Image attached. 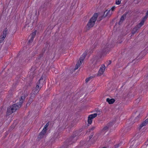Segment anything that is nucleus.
Wrapping results in <instances>:
<instances>
[{
	"mask_svg": "<svg viewBox=\"0 0 148 148\" xmlns=\"http://www.w3.org/2000/svg\"><path fill=\"white\" fill-rule=\"evenodd\" d=\"M100 112H99V113L98 114V115H99L100 114Z\"/></svg>",
	"mask_w": 148,
	"mask_h": 148,
	"instance_id": "3c124183",
	"label": "nucleus"
},
{
	"mask_svg": "<svg viewBox=\"0 0 148 148\" xmlns=\"http://www.w3.org/2000/svg\"><path fill=\"white\" fill-rule=\"evenodd\" d=\"M106 101H107L109 104H113L115 101V100L114 99H110L108 98L106 99Z\"/></svg>",
	"mask_w": 148,
	"mask_h": 148,
	"instance_id": "4468645a",
	"label": "nucleus"
},
{
	"mask_svg": "<svg viewBox=\"0 0 148 148\" xmlns=\"http://www.w3.org/2000/svg\"><path fill=\"white\" fill-rule=\"evenodd\" d=\"M96 111H97H97H99L98 110H96Z\"/></svg>",
	"mask_w": 148,
	"mask_h": 148,
	"instance_id": "864d4df0",
	"label": "nucleus"
},
{
	"mask_svg": "<svg viewBox=\"0 0 148 148\" xmlns=\"http://www.w3.org/2000/svg\"><path fill=\"white\" fill-rule=\"evenodd\" d=\"M119 144H117L115 145V148H120L119 147Z\"/></svg>",
	"mask_w": 148,
	"mask_h": 148,
	"instance_id": "79ce46f5",
	"label": "nucleus"
},
{
	"mask_svg": "<svg viewBox=\"0 0 148 148\" xmlns=\"http://www.w3.org/2000/svg\"><path fill=\"white\" fill-rule=\"evenodd\" d=\"M128 95V94L127 93V95H126V96H124V97H125V98H126V97H127Z\"/></svg>",
	"mask_w": 148,
	"mask_h": 148,
	"instance_id": "de8ad7c7",
	"label": "nucleus"
},
{
	"mask_svg": "<svg viewBox=\"0 0 148 148\" xmlns=\"http://www.w3.org/2000/svg\"><path fill=\"white\" fill-rule=\"evenodd\" d=\"M148 16V15H147L146 14L145 16H144V18H143L142 20L139 23L140 24H141L143 25L144 24L145 21L147 18Z\"/></svg>",
	"mask_w": 148,
	"mask_h": 148,
	"instance_id": "2eb2a0df",
	"label": "nucleus"
},
{
	"mask_svg": "<svg viewBox=\"0 0 148 148\" xmlns=\"http://www.w3.org/2000/svg\"><path fill=\"white\" fill-rule=\"evenodd\" d=\"M147 34H148V31Z\"/></svg>",
	"mask_w": 148,
	"mask_h": 148,
	"instance_id": "13d9d810",
	"label": "nucleus"
},
{
	"mask_svg": "<svg viewBox=\"0 0 148 148\" xmlns=\"http://www.w3.org/2000/svg\"><path fill=\"white\" fill-rule=\"evenodd\" d=\"M2 73H4V71H3V70L2 71Z\"/></svg>",
	"mask_w": 148,
	"mask_h": 148,
	"instance_id": "8fccbe9b",
	"label": "nucleus"
},
{
	"mask_svg": "<svg viewBox=\"0 0 148 148\" xmlns=\"http://www.w3.org/2000/svg\"><path fill=\"white\" fill-rule=\"evenodd\" d=\"M108 50V49L107 48V47H104V48L103 49L102 51V53H104L107 52L108 51H107Z\"/></svg>",
	"mask_w": 148,
	"mask_h": 148,
	"instance_id": "4be33fe9",
	"label": "nucleus"
},
{
	"mask_svg": "<svg viewBox=\"0 0 148 148\" xmlns=\"http://www.w3.org/2000/svg\"><path fill=\"white\" fill-rule=\"evenodd\" d=\"M44 82H43L42 81H40L39 80H38L37 84L40 86V88H41L43 85V84Z\"/></svg>",
	"mask_w": 148,
	"mask_h": 148,
	"instance_id": "5701e85b",
	"label": "nucleus"
},
{
	"mask_svg": "<svg viewBox=\"0 0 148 148\" xmlns=\"http://www.w3.org/2000/svg\"><path fill=\"white\" fill-rule=\"evenodd\" d=\"M135 114L136 117H135L134 119L135 122L138 121L141 116V112L139 111H137L135 113Z\"/></svg>",
	"mask_w": 148,
	"mask_h": 148,
	"instance_id": "9d476101",
	"label": "nucleus"
},
{
	"mask_svg": "<svg viewBox=\"0 0 148 148\" xmlns=\"http://www.w3.org/2000/svg\"><path fill=\"white\" fill-rule=\"evenodd\" d=\"M49 123L48 122L46 124V125L45 126L43 129H45H45L47 130V128L49 126Z\"/></svg>",
	"mask_w": 148,
	"mask_h": 148,
	"instance_id": "c9c22d12",
	"label": "nucleus"
},
{
	"mask_svg": "<svg viewBox=\"0 0 148 148\" xmlns=\"http://www.w3.org/2000/svg\"><path fill=\"white\" fill-rule=\"evenodd\" d=\"M95 126H93L91 128L89 129L88 131H87L86 133L90 132L91 130H93L95 129Z\"/></svg>",
	"mask_w": 148,
	"mask_h": 148,
	"instance_id": "cd10ccee",
	"label": "nucleus"
},
{
	"mask_svg": "<svg viewBox=\"0 0 148 148\" xmlns=\"http://www.w3.org/2000/svg\"><path fill=\"white\" fill-rule=\"evenodd\" d=\"M27 96V95L26 93H23L21 95L19 99V103L13 104L12 106L8 107L6 112V115L9 116L20 108L21 107L24 99Z\"/></svg>",
	"mask_w": 148,
	"mask_h": 148,
	"instance_id": "f257e3e1",
	"label": "nucleus"
},
{
	"mask_svg": "<svg viewBox=\"0 0 148 148\" xmlns=\"http://www.w3.org/2000/svg\"><path fill=\"white\" fill-rule=\"evenodd\" d=\"M142 26L141 24H140L139 23L132 30V34L133 35L135 34Z\"/></svg>",
	"mask_w": 148,
	"mask_h": 148,
	"instance_id": "1a4fd4ad",
	"label": "nucleus"
},
{
	"mask_svg": "<svg viewBox=\"0 0 148 148\" xmlns=\"http://www.w3.org/2000/svg\"><path fill=\"white\" fill-rule=\"evenodd\" d=\"M128 12H125L121 17L120 21L119 22V24L120 25L121 24L124 20L125 18L126 17L127 14H128Z\"/></svg>",
	"mask_w": 148,
	"mask_h": 148,
	"instance_id": "9b49d317",
	"label": "nucleus"
},
{
	"mask_svg": "<svg viewBox=\"0 0 148 148\" xmlns=\"http://www.w3.org/2000/svg\"><path fill=\"white\" fill-rule=\"evenodd\" d=\"M148 51V47L146 48L143 51H142L141 53V54H142L143 53L145 52H147Z\"/></svg>",
	"mask_w": 148,
	"mask_h": 148,
	"instance_id": "2f4dec72",
	"label": "nucleus"
},
{
	"mask_svg": "<svg viewBox=\"0 0 148 148\" xmlns=\"http://www.w3.org/2000/svg\"><path fill=\"white\" fill-rule=\"evenodd\" d=\"M141 148H148V141H147L145 143V144L142 146Z\"/></svg>",
	"mask_w": 148,
	"mask_h": 148,
	"instance_id": "412c9836",
	"label": "nucleus"
},
{
	"mask_svg": "<svg viewBox=\"0 0 148 148\" xmlns=\"http://www.w3.org/2000/svg\"><path fill=\"white\" fill-rule=\"evenodd\" d=\"M41 88H40V86L37 84L34 91V94H36L37 93L39 92V90Z\"/></svg>",
	"mask_w": 148,
	"mask_h": 148,
	"instance_id": "ddd939ff",
	"label": "nucleus"
},
{
	"mask_svg": "<svg viewBox=\"0 0 148 148\" xmlns=\"http://www.w3.org/2000/svg\"><path fill=\"white\" fill-rule=\"evenodd\" d=\"M17 84L16 83H15V84H14L12 86V88H13V89H14L15 88H16V85Z\"/></svg>",
	"mask_w": 148,
	"mask_h": 148,
	"instance_id": "4c0bfd02",
	"label": "nucleus"
},
{
	"mask_svg": "<svg viewBox=\"0 0 148 148\" xmlns=\"http://www.w3.org/2000/svg\"><path fill=\"white\" fill-rule=\"evenodd\" d=\"M5 38V37H4L2 35L1 36H0V43L2 42L3 41Z\"/></svg>",
	"mask_w": 148,
	"mask_h": 148,
	"instance_id": "c85d7f7f",
	"label": "nucleus"
},
{
	"mask_svg": "<svg viewBox=\"0 0 148 148\" xmlns=\"http://www.w3.org/2000/svg\"><path fill=\"white\" fill-rule=\"evenodd\" d=\"M35 20H34V22H35Z\"/></svg>",
	"mask_w": 148,
	"mask_h": 148,
	"instance_id": "5fc2aeb1",
	"label": "nucleus"
},
{
	"mask_svg": "<svg viewBox=\"0 0 148 148\" xmlns=\"http://www.w3.org/2000/svg\"><path fill=\"white\" fill-rule=\"evenodd\" d=\"M43 53H40L39 54V56L37 60H38L39 61L42 60L43 58H42L43 57Z\"/></svg>",
	"mask_w": 148,
	"mask_h": 148,
	"instance_id": "a211bd4d",
	"label": "nucleus"
},
{
	"mask_svg": "<svg viewBox=\"0 0 148 148\" xmlns=\"http://www.w3.org/2000/svg\"><path fill=\"white\" fill-rule=\"evenodd\" d=\"M33 100L32 99L29 98L28 103L26 104L27 106H29L31 104V103L33 101Z\"/></svg>",
	"mask_w": 148,
	"mask_h": 148,
	"instance_id": "b1692460",
	"label": "nucleus"
},
{
	"mask_svg": "<svg viewBox=\"0 0 148 148\" xmlns=\"http://www.w3.org/2000/svg\"><path fill=\"white\" fill-rule=\"evenodd\" d=\"M35 94H34V92H33V93L32 94L31 96L29 98L32 99V100H33V98H34L35 97Z\"/></svg>",
	"mask_w": 148,
	"mask_h": 148,
	"instance_id": "72a5a7b5",
	"label": "nucleus"
},
{
	"mask_svg": "<svg viewBox=\"0 0 148 148\" xmlns=\"http://www.w3.org/2000/svg\"><path fill=\"white\" fill-rule=\"evenodd\" d=\"M95 44L93 45V46H92V47H95Z\"/></svg>",
	"mask_w": 148,
	"mask_h": 148,
	"instance_id": "09e8293b",
	"label": "nucleus"
},
{
	"mask_svg": "<svg viewBox=\"0 0 148 148\" xmlns=\"http://www.w3.org/2000/svg\"><path fill=\"white\" fill-rule=\"evenodd\" d=\"M81 65V64H80L79 62H77L75 65V68L74 69V70L75 71Z\"/></svg>",
	"mask_w": 148,
	"mask_h": 148,
	"instance_id": "aec40b11",
	"label": "nucleus"
},
{
	"mask_svg": "<svg viewBox=\"0 0 148 148\" xmlns=\"http://www.w3.org/2000/svg\"><path fill=\"white\" fill-rule=\"evenodd\" d=\"M63 148V147H61V148Z\"/></svg>",
	"mask_w": 148,
	"mask_h": 148,
	"instance_id": "6e6d98bb",
	"label": "nucleus"
},
{
	"mask_svg": "<svg viewBox=\"0 0 148 148\" xmlns=\"http://www.w3.org/2000/svg\"><path fill=\"white\" fill-rule=\"evenodd\" d=\"M121 0H116V4L117 5H119L121 3Z\"/></svg>",
	"mask_w": 148,
	"mask_h": 148,
	"instance_id": "473e14b6",
	"label": "nucleus"
},
{
	"mask_svg": "<svg viewBox=\"0 0 148 148\" xmlns=\"http://www.w3.org/2000/svg\"><path fill=\"white\" fill-rule=\"evenodd\" d=\"M102 148H106V147H103Z\"/></svg>",
	"mask_w": 148,
	"mask_h": 148,
	"instance_id": "603ef678",
	"label": "nucleus"
},
{
	"mask_svg": "<svg viewBox=\"0 0 148 148\" xmlns=\"http://www.w3.org/2000/svg\"><path fill=\"white\" fill-rule=\"evenodd\" d=\"M139 144L137 140H133L131 143V148H136Z\"/></svg>",
	"mask_w": 148,
	"mask_h": 148,
	"instance_id": "6e6552de",
	"label": "nucleus"
},
{
	"mask_svg": "<svg viewBox=\"0 0 148 148\" xmlns=\"http://www.w3.org/2000/svg\"><path fill=\"white\" fill-rule=\"evenodd\" d=\"M98 16V13H95L93 16L90 18L86 25V29L89 30L90 28L93 27L95 24V22Z\"/></svg>",
	"mask_w": 148,
	"mask_h": 148,
	"instance_id": "7ed1b4c3",
	"label": "nucleus"
},
{
	"mask_svg": "<svg viewBox=\"0 0 148 148\" xmlns=\"http://www.w3.org/2000/svg\"><path fill=\"white\" fill-rule=\"evenodd\" d=\"M34 38L33 37H32L31 38H30V39L29 40V41L28 42V43H30L31 42H32L33 40V39Z\"/></svg>",
	"mask_w": 148,
	"mask_h": 148,
	"instance_id": "e433bc0d",
	"label": "nucleus"
},
{
	"mask_svg": "<svg viewBox=\"0 0 148 148\" xmlns=\"http://www.w3.org/2000/svg\"><path fill=\"white\" fill-rule=\"evenodd\" d=\"M147 141H148V139H147Z\"/></svg>",
	"mask_w": 148,
	"mask_h": 148,
	"instance_id": "4d7b16f0",
	"label": "nucleus"
},
{
	"mask_svg": "<svg viewBox=\"0 0 148 148\" xmlns=\"http://www.w3.org/2000/svg\"><path fill=\"white\" fill-rule=\"evenodd\" d=\"M106 67L104 64H103L101 66L97 74L98 76H100L102 75L104 72Z\"/></svg>",
	"mask_w": 148,
	"mask_h": 148,
	"instance_id": "0eeeda50",
	"label": "nucleus"
},
{
	"mask_svg": "<svg viewBox=\"0 0 148 148\" xmlns=\"http://www.w3.org/2000/svg\"><path fill=\"white\" fill-rule=\"evenodd\" d=\"M46 129L45 130V129L43 128L42 131L40 133L43 135H44L46 133Z\"/></svg>",
	"mask_w": 148,
	"mask_h": 148,
	"instance_id": "bb28decb",
	"label": "nucleus"
},
{
	"mask_svg": "<svg viewBox=\"0 0 148 148\" xmlns=\"http://www.w3.org/2000/svg\"><path fill=\"white\" fill-rule=\"evenodd\" d=\"M8 29L6 28L4 29V30L3 31V35H2L4 37H6V35L8 33Z\"/></svg>",
	"mask_w": 148,
	"mask_h": 148,
	"instance_id": "f3484780",
	"label": "nucleus"
},
{
	"mask_svg": "<svg viewBox=\"0 0 148 148\" xmlns=\"http://www.w3.org/2000/svg\"><path fill=\"white\" fill-rule=\"evenodd\" d=\"M94 134V133L93 132H92L89 136V140H90L91 138L92 137Z\"/></svg>",
	"mask_w": 148,
	"mask_h": 148,
	"instance_id": "58836bf2",
	"label": "nucleus"
},
{
	"mask_svg": "<svg viewBox=\"0 0 148 148\" xmlns=\"http://www.w3.org/2000/svg\"><path fill=\"white\" fill-rule=\"evenodd\" d=\"M43 136L44 135L40 133L39 135L38 136V138H39V139H40L43 137Z\"/></svg>",
	"mask_w": 148,
	"mask_h": 148,
	"instance_id": "7c9ffc66",
	"label": "nucleus"
},
{
	"mask_svg": "<svg viewBox=\"0 0 148 148\" xmlns=\"http://www.w3.org/2000/svg\"><path fill=\"white\" fill-rule=\"evenodd\" d=\"M45 50L46 49L45 48H43L42 50L41 53H43V54H44V53L45 52Z\"/></svg>",
	"mask_w": 148,
	"mask_h": 148,
	"instance_id": "ea45409f",
	"label": "nucleus"
},
{
	"mask_svg": "<svg viewBox=\"0 0 148 148\" xmlns=\"http://www.w3.org/2000/svg\"><path fill=\"white\" fill-rule=\"evenodd\" d=\"M146 14L147 15H148V10H147V12H146Z\"/></svg>",
	"mask_w": 148,
	"mask_h": 148,
	"instance_id": "49530a36",
	"label": "nucleus"
},
{
	"mask_svg": "<svg viewBox=\"0 0 148 148\" xmlns=\"http://www.w3.org/2000/svg\"><path fill=\"white\" fill-rule=\"evenodd\" d=\"M87 55V53L85 51V52H84L82 55L81 56V57H80L79 58V60L80 62L79 63L80 64H82V63L83 62V60H84L85 57H86V55Z\"/></svg>",
	"mask_w": 148,
	"mask_h": 148,
	"instance_id": "f8f14e48",
	"label": "nucleus"
},
{
	"mask_svg": "<svg viewBox=\"0 0 148 148\" xmlns=\"http://www.w3.org/2000/svg\"><path fill=\"white\" fill-rule=\"evenodd\" d=\"M111 63V60H109L108 62V65H109Z\"/></svg>",
	"mask_w": 148,
	"mask_h": 148,
	"instance_id": "c03bdc74",
	"label": "nucleus"
},
{
	"mask_svg": "<svg viewBox=\"0 0 148 148\" xmlns=\"http://www.w3.org/2000/svg\"><path fill=\"white\" fill-rule=\"evenodd\" d=\"M142 99V97H140L138 98L135 101L136 103L138 104L140 102V101Z\"/></svg>",
	"mask_w": 148,
	"mask_h": 148,
	"instance_id": "393cba45",
	"label": "nucleus"
},
{
	"mask_svg": "<svg viewBox=\"0 0 148 148\" xmlns=\"http://www.w3.org/2000/svg\"><path fill=\"white\" fill-rule=\"evenodd\" d=\"M36 31H35L34 32L32 33V37H33L34 38L35 36L36 35Z\"/></svg>",
	"mask_w": 148,
	"mask_h": 148,
	"instance_id": "f704fd0d",
	"label": "nucleus"
},
{
	"mask_svg": "<svg viewBox=\"0 0 148 148\" xmlns=\"http://www.w3.org/2000/svg\"><path fill=\"white\" fill-rule=\"evenodd\" d=\"M110 10H107L103 12V15L99 18V21L101 20L102 19L105 18L107 16L110 17L112 14V12L110 13Z\"/></svg>",
	"mask_w": 148,
	"mask_h": 148,
	"instance_id": "39448f33",
	"label": "nucleus"
},
{
	"mask_svg": "<svg viewBox=\"0 0 148 148\" xmlns=\"http://www.w3.org/2000/svg\"><path fill=\"white\" fill-rule=\"evenodd\" d=\"M115 8V6H114L110 10H111L112 11H113L114 10Z\"/></svg>",
	"mask_w": 148,
	"mask_h": 148,
	"instance_id": "a19ab883",
	"label": "nucleus"
},
{
	"mask_svg": "<svg viewBox=\"0 0 148 148\" xmlns=\"http://www.w3.org/2000/svg\"><path fill=\"white\" fill-rule=\"evenodd\" d=\"M97 116V113L90 115L88 117V124H91L92 122V119L96 117Z\"/></svg>",
	"mask_w": 148,
	"mask_h": 148,
	"instance_id": "423d86ee",
	"label": "nucleus"
},
{
	"mask_svg": "<svg viewBox=\"0 0 148 148\" xmlns=\"http://www.w3.org/2000/svg\"><path fill=\"white\" fill-rule=\"evenodd\" d=\"M114 124V123L113 122H110L107 124L101 130V132L102 133H106L108 130Z\"/></svg>",
	"mask_w": 148,
	"mask_h": 148,
	"instance_id": "20e7f679",
	"label": "nucleus"
},
{
	"mask_svg": "<svg viewBox=\"0 0 148 148\" xmlns=\"http://www.w3.org/2000/svg\"><path fill=\"white\" fill-rule=\"evenodd\" d=\"M86 143L84 141H81L80 143V147H77L76 148H83L82 147Z\"/></svg>",
	"mask_w": 148,
	"mask_h": 148,
	"instance_id": "6ab92c4d",
	"label": "nucleus"
},
{
	"mask_svg": "<svg viewBox=\"0 0 148 148\" xmlns=\"http://www.w3.org/2000/svg\"><path fill=\"white\" fill-rule=\"evenodd\" d=\"M82 129L76 131L74 132L72 135L68 139H67L64 144V147H67V146L74 143L77 140L79 136L80 135V133L82 131Z\"/></svg>",
	"mask_w": 148,
	"mask_h": 148,
	"instance_id": "f03ea898",
	"label": "nucleus"
},
{
	"mask_svg": "<svg viewBox=\"0 0 148 148\" xmlns=\"http://www.w3.org/2000/svg\"><path fill=\"white\" fill-rule=\"evenodd\" d=\"M94 77L92 76H91L90 77H89L87 78L86 79V82H88L89 81H90V80L92 79L93 77Z\"/></svg>",
	"mask_w": 148,
	"mask_h": 148,
	"instance_id": "a878e982",
	"label": "nucleus"
},
{
	"mask_svg": "<svg viewBox=\"0 0 148 148\" xmlns=\"http://www.w3.org/2000/svg\"><path fill=\"white\" fill-rule=\"evenodd\" d=\"M35 18H36V19L35 20H36V18H37V16H36V15H37V12H36V13H35Z\"/></svg>",
	"mask_w": 148,
	"mask_h": 148,
	"instance_id": "a18cd8bd",
	"label": "nucleus"
},
{
	"mask_svg": "<svg viewBox=\"0 0 148 148\" xmlns=\"http://www.w3.org/2000/svg\"><path fill=\"white\" fill-rule=\"evenodd\" d=\"M35 68H33V67H32V68L31 69V70L32 71H34L35 70Z\"/></svg>",
	"mask_w": 148,
	"mask_h": 148,
	"instance_id": "37998d69",
	"label": "nucleus"
},
{
	"mask_svg": "<svg viewBox=\"0 0 148 148\" xmlns=\"http://www.w3.org/2000/svg\"><path fill=\"white\" fill-rule=\"evenodd\" d=\"M45 78H43V76H42L40 78L39 80L40 81H42L43 82H44L45 81Z\"/></svg>",
	"mask_w": 148,
	"mask_h": 148,
	"instance_id": "c756f323",
	"label": "nucleus"
},
{
	"mask_svg": "<svg viewBox=\"0 0 148 148\" xmlns=\"http://www.w3.org/2000/svg\"><path fill=\"white\" fill-rule=\"evenodd\" d=\"M11 42L10 40H7L5 44V49H7L9 46L11 45Z\"/></svg>",
	"mask_w": 148,
	"mask_h": 148,
	"instance_id": "dca6fc26",
	"label": "nucleus"
}]
</instances>
